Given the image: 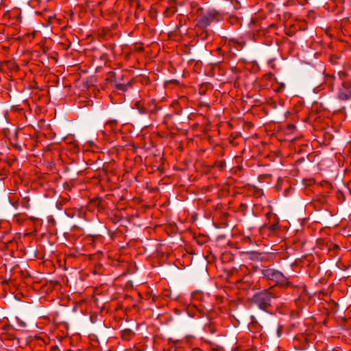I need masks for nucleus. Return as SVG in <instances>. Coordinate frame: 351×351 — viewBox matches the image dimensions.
Returning a JSON list of instances; mask_svg holds the SVG:
<instances>
[{"instance_id":"obj_4","label":"nucleus","mask_w":351,"mask_h":351,"mask_svg":"<svg viewBox=\"0 0 351 351\" xmlns=\"http://www.w3.org/2000/svg\"><path fill=\"white\" fill-rule=\"evenodd\" d=\"M340 100L346 101L351 99V82L343 81L337 92Z\"/></svg>"},{"instance_id":"obj_9","label":"nucleus","mask_w":351,"mask_h":351,"mask_svg":"<svg viewBox=\"0 0 351 351\" xmlns=\"http://www.w3.org/2000/svg\"><path fill=\"white\" fill-rule=\"evenodd\" d=\"M204 30L205 29L202 30L203 32L201 33V34L199 35L203 40L206 39L208 37V33Z\"/></svg>"},{"instance_id":"obj_1","label":"nucleus","mask_w":351,"mask_h":351,"mask_svg":"<svg viewBox=\"0 0 351 351\" xmlns=\"http://www.w3.org/2000/svg\"><path fill=\"white\" fill-rule=\"evenodd\" d=\"M260 273L263 278L266 280L272 281L276 287L282 289L297 288L298 285L290 281L289 278L285 276L284 274L274 268L269 267H264L260 269Z\"/></svg>"},{"instance_id":"obj_10","label":"nucleus","mask_w":351,"mask_h":351,"mask_svg":"<svg viewBox=\"0 0 351 351\" xmlns=\"http://www.w3.org/2000/svg\"><path fill=\"white\" fill-rule=\"evenodd\" d=\"M132 331L130 330H125L123 332V337L124 338H125L126 336H128V337H129L130 335H132Z\"/></svg>"},{"instance_id":"obj_8","label":"nucleus","mask_w":351,"mask_h":351,"mask_svg":"<svg viewBox=\"0 0 351 351\" xmlns=\"http://www.w3.org/2000/svg\"><path fill=\"white\" fill-rule=\"evenodd\" d=\"M346 77V73L344 71H339L338 73V79L339 80H342Z\"/></svg>"},{"instance_id":"obj_11","label":"nucleus","mask_w":351,"mask_h":351,"mask_svg":"<svg viewBox=\"0 0 351 351\" xmlns=\"http://www.w3.org/2000/svg\"><path fill=\"white\" fill-rule=\"evenodd\" d=\"M276 225H271L270 227H269V230H275L276 229Z\"/></svg>"},{"instance_id":"obj_12","label":"nucleus","mask_w":351,"mask_h":351,"mask_svg":"<svg viewBox=\"0 0 351 351\" xmlns=\"http://www.w3.org/2000/svg\"><path fill=\"white\" fill-rule=\"evenodd\" d=\"M169 341H171V342H173V343H176L179 342V340H175V341H173V339H172L171 338H169Z\"/></svg>"},{"instance_id":"obj_14","label":"nucleus","mask_w":351,"mask_h":351,"mask_svg":"<svg viewBox=\"0 0 351 351\" xmlns=\"http://www.w3.org/2000/svg\"><path fill=\"white\" fill-rule=\"evenodd\" d=\"M113 123H114L113 122L108 123H107V125H111V124H113Z\"/></svg>"},{"instance_id":"obj_15","label":"nucleus","mask_w":351,"mask_h":351,"mask_svg":"<svg viewBox=\"0 0 351 351\" xmlns=\"http://www.w3.org/2000/svg\"><path fill=\"white\" fill-rule=\"evenodd\" d=\"M290 128H295V126L292 125H290Z\"/></svg>"},{"instance_id":"obj_13","label":"nucleus","mask_w":351,"mask_h":351,"mask_svg":"<svg viewBox=\"0 0 351 351\" xmlns=\"http://www.w3.org/2000/svg\"><path fill=\"white\" fill-rule=\"evenodd\" d=\"M193 351H202V350L199 349H194Z\"/></svg>"},{"instance_id":"obj_5","label":"nucleus","mask_w":351,"mask_h":351,"mask_svg":"<svg viewBox=\"0 0 351 351\" xmlns=\"http://www.w3.org/2000/svg\"><path fill=\"white\" fill-rule=\"evenodd\" d=\"M135 108H136L139 113L146 114L147 113V109L144 107L143 104L141 102V101H136L134 104Z\"/></svg>"},{"instance_id":"obj_7","label":"nucleus","mask_w":351,"mask_h":351,"mask_svg":"<svg viewBox=\"0 0 351 351\" xmlns=\"http://www.w3.org/2000/svg\"><path fill=\"white\" fill-rule=\"evenodd\" d=\"M326 82L330 84H332L335 81L337 80V77L333 75H326Z\"/></svg>"},{"instance_id":"obj_6","label":"nucleus","mask_w":351,"mask_h":351,"mask_svg":"<svg viewBox=\"0 0 351 351\" xmlns=\"http://www.w3.org/2000/svg\"><path fill=\"white\" fill-rule=\"evenodd\" d=\"M249 257L252 260L261 261L263 258L262 254L255 252L249 253Z\"/></svg>"},{"instance_id":"obj_2","label":"nucleus","mask_w":351,"mask_h":351,"mask_svg":"<svg viewBox=\"0 0 351 351\" xmlns=\"http://www.w3.org/2000/svg\"><path fill=\"white\" fill-rule=\"evenodd\" d=\"M279 295V293L276 291L274 287H271L256 293L253 297L252 302L260 309L267 311L271 306V300L278 298Z\"/></svg>"},{"instance_id":"obj_3","label":"nucleus","mask_w":351,"mask_h":351,"mask_svg":"<svg viewBox=\"0 0 351 351\" xmlns=\"http://www.w3.org/2000/svg\"><path fill=\"white\" fill-rule=\"evenodd\" d=\"M219 13L215 10H208L199 16L196 27L202 30L205 29L210 24L217 19Z\"/></svg>"}]
</instances>
